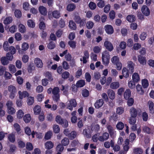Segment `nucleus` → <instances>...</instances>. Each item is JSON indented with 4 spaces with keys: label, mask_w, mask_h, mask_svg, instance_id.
<instances>
[{
    "label": "nucleus",
    "mask_w": 154,
    "mask_h": 154,
    "mask_svg": "<svg viewBox=\"0 0 154 154\" xmlns=\"http://www.w3.org/2000/svg\"><path fill=\"white\" fill-rule=\"evenodd\" d=\"M102 59L103 64L105 66H107L109 62L110 55L109 53L105 51L102 53Z\"/></svg>",
    "instance_id": "obj_1"
},
{
    "label": "nucleus",
    "mask_w": 154,
    "mask_h": 154,
    "mask_svg": "<svg viewBox=\"0 0 154 154\" xmlns=\"http://www.w3.org/2000/svg\"><path fill=\"white\" fill-rule=\"evenodd\" d=\"M59 92L60 89L57 87H55L53 89L52 93L53 94V99L56 102L58 101L60 98Z\"/></svg>",
    "instance_id": "obj_2"
},
{
    "label": "nucleus",
    "mask_w": 154,
    "mask_h": 154,
    "mask_svg": "<svg viewBox=\"0 0 154 154\" xmlns=\"http://www.w3.org/2000/svg\"><path fill=\"white\" fill-rule=\"evenodd\" d=\"M76 102L75 99H71L69 100L67 103V108L70 110H72L73 109V107H76Z\"/></svg>",
    "instance_id": "obj_3"
},
{
    "label": "nucleus",
    "mask_w": 154,
    "mask_h": 154,
    "mask_svg": "<svg viewBox=\"0 0 154 154\" xmlns=\"http://www.w3.org/2000/svg\"><path fill=\"white\" fill-rule=\"evenodd\" d=\"M89 57V54L87 51H85L84 52V56L82 58L80 59L81 61H82L84 63H86L87 62Z\"/></svg>",
    "instance_id": "obj_4"
},
{
    "label": "nucleus",
    "mask_w": 154,
    "mask_h": 154,
    "mask_svg": "<svg viewBox=\"0 0 154 154\" xmlns=\"http://www.w3.org/2000/svg\"><path fill=\"white\" fill-rule=\"evenodd\" d=\"M106 128L110 136L113 137L116 135V131L112 126L108 125L106 126Z\"/></svg>",
    "instance_id": "obj_5"
},
{
    "label": "nucleus",
    "mask_w": 154,
    "mask_h": 154,
    "mask_svg": "<svg viewBox=\"0 0 154 154\" xmlns=\"http://www.w3.org/2000/svg\"><path fill=\"white\" fill-rule=\"evenodd\" d=\"M104 29L106 32L109 34H111L114 32V29L112 26L109 25H107L105 26Z\"/></svg>",
    "instance_id": "obj_6"
},
{
    "label": "nucleus",
    "mask_w": 154,
    "mask_h": 154,
    "mask_svg": "<svg viewBox=\"0 0 154 154\" xmlns=\"http://www.w3.org/2000/svg\"><path fill=\"white\" fill-rule=\"evenodd\" d=\"M104 46L106 49L109 51H112L113 49L112 44L107 40H106L105 42Z\"/></svg>",
    "instance_id": "obj_7"
},
{
    "label": "nucleus",
    "mask_w": 154,
    "mask_h": 154,
    "mask_svg": "<svg viewBox=\"0 0 154 154\" xmlns=\"http://www.w3.org/2000/svg\"><path fill=\"white\" fill-rule=\"evenodd\" d=\"M34 63L36 66L38 68H42L43 67V64L42 61L38 58H35Z\"/></svg>",
    "instance_id": "obj_8"
},
{
    "label": "nucleus",
    "mask_w": 154,
    "mask_h": 154,
    "mask_svg": "<svg viewBox=\"0 0 154 154\" xmlns=\"http://www.w3.org/2000/svg\"><path fill=\"white\" fill-rule=\"evenodd\" d=\"M109 135L108 133L105 132L103 133L102 136H99L98 140L100 141L103 142L107 140L109 138Z\"/></svg>",
    "instance_id": "obj_9"
},
{
    "label": "nucleus",
    "mask_w": 154,
    "mask_h": 154,
    "mask_svg": "<svg viewBox=\"0 0 154 154\" xmlns=\"http://www.w3.org/2000/svg\"><path fill=\"white\" fill-rule=\"evenodd\" d=\"M18 94L19 98L20 99H22L23 98L28 97L29 95V94L26 91H18Z\"/></svg>",
    "instance_id": "obj_10"
},
{
    "label": "nucleus",
    "mask_w": 154,
    "mask_h": 154,
    "mask_svg": "<svg viewBox=\"0 0 154 154\" xmlns=\"http://www.w3.org/2000/svg\"><path fill=\"white\" fill-rule=\"evenodd\" d=\"M127 68L129 72L132 73L134 72V64L133 62L131 61L127 62Z\"/></svg>",
    "instance_id": "obj_11"
},
{
    "label": "nucleus",
    "mask_w": 154,
    "mask_h": 154,
    "mask_svg": "<svg viewBox=\"0 0 154 154\" xmlns=\"http://www.w3.org/2000/svg\"><path fill=\"white\" fill-rule=\"evenodd\" d=\"M13 128L17 131V134L20 135H22V131L20 128L19 125L17 123H14L13 125Z\"/></svg>",
    "instance_id": "obj_12"
},
{
    "label": "nucleus",
    "mask_w": 154,
    "mask_h": 154,
    "mask_svg": "<svg viewBox=\"0 0 154 154\" xmlns=\"http://www.w3.org/2000/svg\"><path fill=\"white\" fill-rule=\"evenodd\" d=\"M141 11L142 13L146 16H147L149 14L150 11L149 9L146 5H143L142 7Z\"/></svg>",
    "instance_id": "obj_13"
},
{
    "label": "nucleus",
    "mask_w": 154,
    "mask_h": 154,
    "mask_svg": "<svg viewBox=\"0 0 154 154\" xmlns=\"http://www.w3.org/2000/svg\"><path fill=\"white\" fill-rule=\"evenodd\" d=\"M107 94L109 98L111 100H113L115 97L114 91L110 89H108L107 91Z\"/></svg>",
    "instance_id": "obj_14"
},
{
    "label": "nucleus",
    "mask_w": 154,
    "mask_h": 154,
    "mask_svg": "<svg viewBox=\"0 0 154 154\" xmlns=\"http://www.w3.org/2000/svg\"><path fill=\"white\" fill-rule=\"evenodd\" d=\"M138 60L140 63L143 65H145L146 64V57L139 55L138 57Z\"/></svg>",
    "instance_id": "obj_15"
},
{
    "label": "nucleus",
    "mask_w": 154,
    "mask_h": 154,
    "mask_svg": "<svg viewBox=\"0 0 154 154\" xmlns=\"http://www.w3.org/2000/svg\"><path fill=\"white\" fill-rule=\"evenodd\" d=\"M104 103L103 100L102 99H100L97 101L94 104L95 107L98 109L101 107Z\"/></svg>",
    "instance_id": "obj_16"
},
{
    "label": "nucleus",
    "mask_w": 154,
    "mask_h": 154,
    "mask_svg": "<svg viewBox=\"0 0 154 154\" xmlns=\"http://www.w3.org/2000/svg\"><path fill=\"white\" fill-rule=\"evenodd\" d=\"M91 131L89 129H85L83 130V134L85 137L87 138H89L91 137Z\"/></svg>",
    "instance_id": "obj_17"
},
{
    "label": "nucleus",
    "mask_w": 154,
    "mask_h": 154,
    "mask_svg": "<svg viewBox=\"0 0 154 154\" xmlns=\"http://www.w3.org/2000/svg\"><path fill=\"white\" fill-rule=\"evenodd\" d=\"M132 80L135 82H138L140 80V78L138 74L135 72L134 73L132 76Z\"/></svg>",
    "instance_id": "obj_18"
},
{
    "label": "nucleus",
    "mask_w": 154,
    "mask_h": 154,
    "mask_svg": "<svg viewBox=\"0 0 154 154\" xmlns=\"http://www.w3.org/2000/svg\"><path fill=\"white\" fill-rule=\"evenodd\" d=\"M136 89L137 93L140 95H143L144 93V91L143 90L141 85L138 84L136 86Z\"/></svg>",
    "instance_id": "obj_19"
},
{
    "label": "nucleus",
    "mask_w": 154,
    "mask_h": 154,
    "mask_svg": "<svg viewBox=\"0 0 154 154\" xmlns=\"http://www.w3.org/2000/svg\"><path fill=\"white\" fill-rule=\"evenodd\" d=\"M137 110L135 108L132 107L131 108L130 110V113L131 116L136 117L137 116Z\"/></svg>",
    "instance_id": "obj_20"
},
{
    "label": "nucleus",
    "mask_w": 154,
    "mask_h": 154,
    "mask_svg": "<svg viewBox=\"0 0 154 154\" xmlns=\"http://www.w3.org/2000/svg\"><path fill=\"white\" fill-rule=\"evenodd\" d=\"M54 143L51 141H48L45 144V148L47 149H51L54 147Z\"/></svg>",
    "instance_id": "obj_21"
},
{
    "label": "nucleus",
    "mask_w": 154,
    "mask_h": 154,
    "mask_svg": "<svg viewBox=\"0 0 154 154\" xmlns=\"http://www.w3.org/2000/svg\"><path fill=\"white\" fill-rule=\"evenodd\" d=\"M41 107L39 106L38 105L35 106L33 108L34 114L35 115L39 114L41 111Z\"/></svg>",
    "instance_id": "obj_22"
},
{
    "label": "nucleus",
    "mask_w": 154,
    "mask_h": 154,
    "mask_svg": "<svg viewBox=\"0 0 154 154\" xmlns=\"http://www.w3.org/2000/svg\"><path fill=\"white\" fill-rule=\"evenodd\" d=\"M148 105L150 112L152 113H154V103L151 101L148 102Z\"/></svg>",
    "instance_id": "obj_23"
},
{
    "label": "nucleus",
    "mask_w": 154,
    "mask_h": 154,
    "mask_svg": "<svg viewBox=\"0 0 154 154\" xmlns=\"http://www.w3.org/2000/svg\"><path fill=\"white\" fill-rule=\"evenodd\" d=\"M39 10L40 13L43 15H46L47 11L46 8L42 6H40L39 8Z\"/></svg>",
    "instance_id": "obj_24"
},
{
    "label": "nucleus",
    "mask_w": 154,
    "mask_h": 154,
    "mask_svg": "<svg viewBox=\"0 0 154 154\" xmlns=\"http://www.w3.org/2000/svg\"><path fill=\"white\" fill-rule=\"evenodd\" d=\"M69 28L72 30H75L77 28L75 23L72 20L69 21Z\"/></svg>",
    "instance_id": "obj_25"
},
{
    "label": "nucleus",
    "mask_w": 154,
    "mask_h": 154,
    "mask_svg": "<svg viewBox=\"0 0 154 154\" xmlns=\"http://www.w3.org/2000/svg\"><path fill=\"white\" fill-rule=\"evenodd\" d=\"M64 147L63 145L61 144H59L57 146L56 148V151L57 152V154H61L60 152H62L63 149Z\"/></svg>",
    "instance_id": "obj_26"
},
{
    "label": "nucleus",
    "mask_w": 154,
    "mask_h": 154,
    "mask_svg": "<svg viewBox=\"0 0 154 154\" xmlns=\"http://www.w3.org/2000/svg\"><path fill=\"white\" fill-rule=\"evenodd\" d=\"M31 116L30 114H25L23 118V120L26 123H28L31 120Z\"/></svg>",
    "instance_id": "obj_27"
},
{
    "label": "nucleus",
    "mask_w": 154,
    "mask_h": 154,
    "mask_svg": "<svg viewBox=\"0 0 154 154\" xmlns=\"http://www.w3.org/2000/svg\"><path fill=\"white\" fill-rule=\"evenodd\" d=\"M119 86V83L118 82H113L110 85V88L112 89H115L118 88Z\"/></svg>",
    "instance_id": "obj_28"
},
{
    "label": "nucleus",
    "mask_w": 154,
    "mask_h": 154,
    "mask_svg": "<svg viewBox=\"0 0 154 154\" xmlns=\"http://www.w3.org/2000/svg\"><path fill=\"white\" fill-rule=\"evenodd\" d=\"M1 62L3 65H6L9 63V60L5 57H3L0 59Z\"/></svg>",
    "instance_id": "obj_29"
},
{
    "label": "nucleus",
    "mask_w": 154,
    "mask_h": 154,
    "mask_svg": "<svg viewBox=\"0 0 154 154\" xmlns=\"http://www.w3.org/2000/svg\"><path fill=\"white\" fill-rule=\"evenodd\" d=\"M18 29L19 31L22 33H24L26 31L25 26L21 23H20L18 25Z\"/></svg>",
    "instance_id": "obj_30"
},
{
    "label": "nucleus",
    "mask_w": 154,
    "mask_h": 154,
    "mask_svg": "<svg viewBox=\"0 0 154 154\" xmlns=\"http://www.w3.org/2000/svg\"><path fill=\"white\" fill-rule=\"evenodd\" d=\"M125 98L127 100L131 96V91L130 89H128L126 90L124 94Z\"/></svg>",
    "instance_id": "obj_31"
},
{
    "label": "nucleus",
    "mask_w": 154,
    "mask_h": 154,
    "mask_svg": "<svg viewBox=\"0 0 154 154\" xmlns=\"http://www.w3.org/2000/svg\"><path fill=\"white\" fill-rule=\"evenodd\" d=\"M53 17L55 18H58L60 16V12L57 10H54L52 12Z\"/></svg>",
    "instance_id": "obj_32"
},
{
    "label": "nucleus",
    "mask_w": 154,
    "mask_h": 154,
    "mask_svg": "<svg viewBox=\"0 0 154 154\" xmlns=\"http://www.w3.org/2000/svg\"><path fill=\"white\" fill-rule=\"evenodd\" d=\"M124 109L122 107H119L116 109V113L119 115H122L124 112Z\"/></svg>",
    "instance_id": "obj_33"
},
{
    "label": "nucleus",
    "mask_w": 154,
    "mask_h": 154,
    "mask_svg": "<svg viewBox=\"0 0 154 154\" xmlns=\"http://www.w3.org/2000/svg\"><path fill=\"white\" fill-rule=\"evenodd\" d=\"M8 69L9 71L11 73H14L16 71L15 66L12 64H10L9 65Z\"/></svg>",
    "instance_id": "obj_34"
},
{
    "label": "nucleus",
    "mask_w": 154,
    "mask_h": 154,
    "mask_svg": "<svg viewBox=\"0 0 154 154\" xmlns=\"http://www.w3.org/2000/svg\"><path fill=\"white\" fill-rule=\"evenodd\" d=\"M129 71L126 68L124 67L122 70V73L123 76L125 78H127L129 76Z\"/></svg>",
    "instance_id": "obj_35"
},
{
    "label": "nucleus",
    "mask_w": 154,
    "mask_h": 154,
    "mask_svg": "<svg viewBox=\"0 0 154 154\" xmlns=\"http://www.w3.org/2000/svg\"><path fill=\"white\" fill-rule=\"evenodd\" d=\"M142 86L143 88H146L149 86V84L148 81L146 79H143L141 80Z\"/></svg>",
    "instance_id": "obj_36"
},
{
    "label": "nucleus",
    "mask_w": 154,
    "mask_h": 154,
    "mask_svg": "<svg viewBox=\"0 0 154 154\" xmlns=\"http://www.w3.org/2000/svg\"><path fill=\"white\" fill-rule=\"evenodd\" d=\"M24 113L21 109H19L17 112V116L18 119H20L23 116Z\"/></svg>",
    "instance_id": "obj_37"
},
{
    "label": "nucleus",
    "mask_w": 154,
    "mask_h": 154,
    "mask_svg": "<svg viewBox=\"0 0 154 154\" xmlns=\"http://www.w3.org/2000/svg\"><path fill=\"white\" fill-rule=\"evenodd\" d=\"M8 138L10 142L14 143L15 140V135L13 133L10 134L8 136Z\"/></svg>",
    "instance_id": "obj_38"
},
{
    "label": "nucleus",
    "mask_w": 154,
    "mask_h": 154,
    "mask_svg": "<svg viewBox=\"0 0 154 154\" xmlns=\"http://www.w3.org/2000/svg\"><path fill=\"white\" fill-rule=\"evenodd\" d=\"M126 19L129 22H132L135 20V18L134 15H129L127 16Z\"/></svg>",
    "instance_id": "obj_39"
},
{
    "label": "nucleus",
    "mask_w": 154,
    "mask_h": 154,
    "mask_svg": "<svg viewBox=\"0 0 154 154\" xmlns=\"http://www.w3.org/2000/svg\"><path fill=\"white\" fill-rule=\"evenodd\" d=\"M74 20L76 22L79 23L81 25L83 23L82 20L79 16H75V17Z\"/></svg>",
    "instance_id": "obj_40"
},
{
    "label": "nucleus",
    "mask_w": 154,
    "mask_h": 154,
    "mask_svg": "<svg viewBox=\"0 0 154 154\" xmlns=\"http://www.w3.org/2000/svg\"><path fill=\"white\" fill-rule=\"evenodd\" d=\"M94 23L91 21H88L86 24V28L88 29H91L94 26Z\"/></svg>",
    "instance_id": "obj_41"
},
{
    "label": "nucleus",
    "mask_w": 154,
    "mask_h": 154,
    "mask_svg": "<svg viewBox=\"0 0 154 154\" xmlns=\"http://www.w3.org/2000/svg\"><path fill=\"white\" fill-rule=\"evenodd\" d=\"M12 20V18L11 17H6L4 20L3 23L5 24H8L11 23Z\"/></svg>",
    "instance_id": "obj_42"
},
{
    "label": "nucleus",
    "mask_w": 154,
    "mask_h": 154,
    "mask_svg": "<svg viewBox=\"0 0 154 154\" xmlns=\"http://www.w3.org/2000/svg\"><path fill=\"white\" fill-rule=\"evenodd\" d=\"M77 136L76 132L75 131H71L69 135L68 136V137L71 140H72L75 138Z\"/></svg>",
    "instance_id": "obj_43"
},
{
    "label": "nucleus",
    "mask_w": 154,
    "mask_h": 154,
    "mask_svg": "<svg viewBox=\"0 0 154 154\" xmlns=\"http://www.w3.org/2000/svg\"><path fill=\"white\" fill-rule=\"evenodd\" d=\"M75 8V6L73 4H69L67 7V10L69 11H73Z\"/></svg>",
    "instance_id": "obj_44"
},
{
    "label": "nucleus",
    "mask_w": 154,
    "mask_h": 154,
    "mask_svg": "<svg viewBox=\"0 0 154 154\" xmlns=\"http://www.w3.org/2000/svg\"><path fill=\"white\" fill-rule=\"evenodd\" d=\"M85 84V81L83 80H80L76 83V85L77 87H82Z\"/></svg>",
    "instance_id": "obj_45"
},
{
    "label": "nucleus",
    "mask_w": 154,
    "mask_h": 154,
    "mask_svg": "<svg viewBox=\"0 0 154 154\" xmlns=\"http://www.w3.org/2000/svg\"><path fill=\"white\" fill-rule=\"evenodd\" d=\"M64 119H63L61 116L59 115H57L55 117V121L57 123L60 124H62Z\"/></svg>",
    "instance_id": "obj_46"
},
{
    "label": "nucleus",
    "mask_w": 154,
    "mask_h": 154,
    "mask_svg": "<svg viewBox=\"0 0 154 154\" xmlns=\"http://www.w3.org/2000/svg\"><path fill=\"white\" fill-rule=\"evenodd\" d=\"M56 47L55 43L53 42H50L47 45V47L50 49H54Z\"/></svg>",
    "instance_id": "obj_47"
},
{
    "label": "nucleus",
    "mask_w": 154,
    "mask_h": 154,
    "mask_svg": "<svg viewBox=\"0 0 154 154\" xmlns=\"http://www.w3.org/2000/svg\"><path fill=\"white\" fill-rule=\"evenodd\" d=\"M29 47V45L28 43L26 42H23L22 45V50L23 51H26L28 49Z\"/></svg>",
    "instance_id": "obj_48"
},
{
    "label": "nucleus",
    "mask_w": 154,
    "mask_h": 154,
    "mask_svg": "<svg viewBox=\"0 0 154 154\" xmlns=\"http://www.w3.org/2000/svg\"><path fill=\"white\" fill-rule=\"evenodd\" d=\"M7 112L10 114L13 115L15 113L16 110L13 107H12L7 108Z\"/></svg>",
    "instance_id": "obj_49"
},
{
    "label": "nucleus",
    "mask_w": 154,
    "mask_h": 154,
    "mask_svg": "<svg viewBox=\"0 0 154 154\" xmlns=\"http://www.w3.org/2000/svg\"><path fill=\"white\" fill-rule=\"evenodd\" d=\"M69 143V139L67 137H65L61 141V143L64 146H67Z\"/></svg>",
    "instance_id": "obj_50"
},
{
    "label": "nucleus",
    "mask_w": 154,
    "mask_h": 154,
    "mask_svg": "<svg viewBox=\"0 0 154 154\" xmlns=\"http://www.w3.org/2000/svg\"><path fill=\"white\" fill-rule=\"evenodd\" d=\"M27 25L29 27L33 28L35 27V24L32 20H29L27 21Z\"/></svg>",
    "instance_id": "obj_51"
},
{
    "label": "nucleus",
    "mask_w": 154,
    "mask_h": 154,
    "mask_svg": "<svg viewBox=\"0 0 154 154\" xmlns=\"http://www.w3.org/2000/svg\"><path fill=\"white\" fill-rule=\"evenodd\" d=\"M101 46H96L94 47L93 51L95 53H98L101 51Z\"/></svg>",
    "instance_id": "obj_52"
},
{
    "label": "nucleus",
    "mask_w": 154,
    "mask_h": 154,
    "mask_svg": "<svg viewBox=\"0 0 154 154\" xmlns=\"http://www.w3.org/2000/svg\"><path fill=\"white\" fill-rule=\"evenodd\" d=\"M100 126L98 124L93 125L91 126V130L92 131L97 132L100 130Z\"/></svg>",
    "instance_id": "obj_53"
},
{
    "label": "nucleus",
    "mask_w": 154,
    "mask_h": 154,
    "mask_svg": "<svg viewBox=\"0 0 154 154\" xmlns=\"http://www.w3.org/2000/svg\"><path fill=\"white\" fill-rule=\"evenodd\" d=\"M52 135V131H49L45 134L44 138L46 140H49L51 138Z\"/></svg>",
    "instance_id": "obj_54"
},
{
    "label": "nucleus",
    "mask_w": 154,
    "mask_h": 154,
    "mask_svg": "<svg viewBox=\"0 0 154 154\" xmlns=\"http://www.w3.org/2000/svg\"><path fill=\"white\" fill-rule=\"evenodd\" d=\"M8 89L10 93H16L17 92V90L16 88L13 85L9 86Z\"/></svg>",
    "instance_id": "obj_55"
},
{
    "label": "nucleus",
    "mask_w": 154,
    "mask_h": 154,
    "mask_svg": "<svg viewBox=\"0 0 154 154\" xmlns=\"http://www.w3.org/2000/svg\"><path fill=\"white\" fill-rule=\"evenodd\" d=\"M76 42L74 41L71 40L68 42L69 45L73 49L75 48H76Z\"/></svg>",
    "instance_id": "obj_56"
},
{
    "label": "nucleus",
    "mask_w": 154,
    "mask_h": 154,
    "mask_svg": "<svg viewBox=\"0 0 154 154\" xmlns=\"http://www.w3.org/2000/svg\"><path fill=\"white\" fill-rule=\"evenodd\" d=\"M9 45L7 41L5 42L3 45V47L4 50L6 51H8L9 49Z\"/></svg>",
    "instance_id": "obj_57"
},
{
    "label": "nucleus",
    "mask_w": 154,
    "mask_h": 154,
    "mask_svg": "<svg viewBox=\"0 0 154 154\" xmlns=\"http://www.w3.org/2000/svg\"><path fill=\"white\" fill-rule=\"evenodd\" d=\"M116 127L119 130H122L124 127V124L122 122H119L117 124Z\"/></svg>",
    "instance_id": "obj_58"
},
{
    "label": "nucleus",
    "mask_w": 154,
    "mask_h": 154,
    "mask_svg": "<svg viewBox=\"0 0 154 154\" xmlns=\"http://www.w3.org/2000/svg\"><path fill=\"white\" fill-rule=\"evenodd\" d=\"M119 58L117 56H114L111 59L112 62L114 64L119 62Z\"/></svg>",
    "instance_id": "obj_59"
},
{
    "label": "nucleus",
    "mask_w": 154,
    "mask_h": 154,
    "mask_svg": "<svg viewBox=\"0 0 154 154\" xmlns=\"http://www.w3.org/2000/svg\"><path fill=\"white\" fill-rule=\"evenodd\" d=\"M44 75L45 77L48 78L49 80L51 81H52L53 79L51 76V74L48 72H46L44 73Z\"/></svg>",
    "instance_id": "obj_60"
},
{
    "label": "nucleus",
    "mask_w": 154,
    "mask_h": 154,
    "mask_svg": "<svg viewBox=\"0 0 154 154\" xmlns=\"http://www.w3.org/2000/svg\"><path fill=\"white\" fill-rule=\"evenodd\" d=\"M53 129L54 132L55 133H58L60 130L59 125H53Z\"/></svg>",
    "instance_id": "obj_61"
},
{
    "label": "nucleus",
    "mask_w": 154,
    "mask_h": 154,
    "mask_svg": "<svg viewBox=\"0 0 154 154\" xmlns=\"http://www.w3.org/2000/svg\"><path fill=\"white\" fill-rule=\"evenodd\" d=\"M88 6L92 10H94L96 8V4L92 2H91L89 3Z\"/></svg>",
    "instance_id": "obj_62"
},
{
    "label": "nucleus",
    "mask_w": 154,
    "mask_h": 154,
    "mask_svg": "<svg viewBox=\"0 0 154 154\" xmlns=\"http://www.w3.org/2000/svg\"><path fill=\"white\" fill-rule=\"evenodd\" d=\"M14 14L15 17L17 18H20L22 16L21 11L18 9H16L14 11Z\"/></svg>",
    "instance_id": "obj_63"
},
{
    "label": "nucleus",
    "mask_w": 154,
    "mask_h": 154,
    "mask_svg": "<svg viewBox=\"0 0 154 154\" xmlns=\"http://www.w3.org/2000/svg\"><path fill=\"white\" fill-rule=\"evenodd\" d=\"M24 131L25 133L28 135L30 136L31 134V130L30 128L29 127H26L24 128Z\"/></svg>",
    "instance_id": "obj_64"
}]
</instances>
